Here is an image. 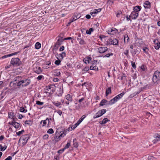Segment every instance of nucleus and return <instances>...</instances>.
Returning <instances> with one entry per match:
<instances>
[{"instance_id": "1", "label": "nucleus", "mask_w": 160, "mask_h": 160, "mask_svg": "<svg viewBox=\"0 0 160 160\" xmlns=\"http://www.w3.org/2000/svg\"><path fill=\"white\" fill-rule=\"evenodd\" d=\"M124 94L125 93L123 92L113 98L109 101L107 104V105H112L114 104L116 102H117L118 100H120L121 98Z\"/></svg>"}, {"instance_id": "2", "label": "nucleus", "mask_w": 160, "mask_h": 160, "mask_svg": "<svg viewBox=\"0 0 160 160\" xmlns=\"http://www.w3.org/2000/svg\"><path fill=\"white\" fill-rule=\"evenodd\" d=\"M152 81L154 83H158V82L160 80V72L159 71H155L153 74L152 78Z\"/></svg>"}, {"instance_id": "3", "label": "nucleus", "mask_w": 160, "mask_h": 160, "mask_svg": "<svg viewBox=\"0 0 160 160\" xmlns=\"http://www.w3.org/2000/svg\"><path fill=\"white\" fill-rule=\"evenodd\" d=\"M10 63L12 65L14 66H20L22 64L21 62L18 58H12Z\"/></svg>"}, {"instance_id": "4", "label": "nucleus", "mask_w": 160, "mask_h": 160, "mask_svg": "<svg viewBox=\"0 0 160 160\" xmlns=\"http://www.w3.org/2000/svg\"><path fill=\"white\" fill-rule=\"evenodd\" d=\"M29 137L28 134H25L22 136L19 139V141L22 142V146H24L26 144Z\"/></svg>"}, {"instance_id": "5", "label": "nucleus", "mask_w": 160, "mask_h": 160, "mask_svg": "<svg viewBox=\"0 0 160 160\" xmlns=\"http://www.w3.org/2000/svg\"><path fill=\"white\" fill-rule=\"evenodd\" d=\"M85 115H82L80 119L74 125L71 127V129L73 130L75 129L86 118Z\"/></svg>"}, {"instance_id": "6", "label": "nucleus", "mask_w": 160, "mask_h": 160, "mask_svg": "<svg viewBox=\"0 0 160 160\" xmlns=\"http://www.w3.org/2000/svg\"><path fill=\"white\" fill-rule=\"evenodd\" d=\"M22 87H27L29 85L31 82V80L30 79H25L22 80Z\"/></svg>"}, {"instance_id": "7", "label": "nucleus", "mask_w": 160, "mask_h": 160, "mask_svg": "<svg viewBox=\"0 0 160 160\" xmlns=\"http://www.w3.org/2000/svg\"><path fill=\"white\" fill-rule=\"evenodd\" d=\"M65 98L67 100L65 102V103L67 105H69L70 102H71L72 101V96L69 94L65 96Z\"/></svg>"}, {"instance_id": "8", "label": "nucleus", "mask_w": 160, "mask_h": 160, "mask_svg": "<svg viewBox=\"0 0 160 160\" xmlns=\"http://www.w3.org/2000/svg\"><path fill=\"white\" fill-rule=\"evenodd\" d=\"M63 93V88L62 86L58 88V90H57L55 94L58 97H61L62 96Z\"/></svg>"}, {"instance_id": "9", "label": "nucleus", "mask_w": 160, "mask_h": 160, "mask_svg": "<svg viewBox=\"0 0 160 160\" xmlns=\"http://www.w3.org/2000/svg\"><path fill=\"white\" fill-rule=\"evenodd\" d=\"M98 49L100 53H102L108 51V48L106 47H99Z\"/></svg>"}, {"instance_id": "10", "label": "nucleus", "mask_w": 160, "mask_h": 160, "mask_svg": "<svg viewBox=\"0 0 160 160\" xmlns=\"http://www.w3.org/2000/svg\"><path fill=\"white\" fill-rule=\"evenodd\" d=\"M138 15V12L133 11L129 16V17H131L132 19H136Z\"/></svg>"}, {"instance_id": "11", "label": "nucleus", "mask_w": 160, "mask_h": 160, "mask_svg": "<svg viewBox=\"0 0 160 160\" xmlns=\"http://www.w3.org/2000/svg\"><path fill=\"white\" fill-rule=\"evenodd\" d=\"M83 38L81 37L80 34H79L78 36L77 37V40L79 41V43L80 45H84L86 44L85 42L82 39Z\"/></svg>"}, {"instance_id": "12", "label": "nucleus", "mask_w": 160, "mask_h": 160, "mask_svg": "<svg viewBox=\"0 0 160 160\" xmlns=\"http://www.w3.org/2000/svg\"><path fill=\"white\" fill-rule=\"evenodd\" d=\"M154 42L155 44L154 48L156 50H158L160 48V42L157 39L154 41Z\"/></svg>"}, {"instance_id": "13", "label": "nucleus", "mask_w": 160, "mask_h": 160, "mask_svg": "<svg viewBox=\"0 0 160 160\" xmlns=\"http://www.w3.org/2000/svg\"><path fill=\"white\" fill-rule=\"evenodd\" d=\"M53 87H55V86L54 85L52 84L50 86H48L46 87V92L48 93H51V89L52 88H53Z\"/></svg>"}, {"instance_id": "14", "label": "nucleus", "mask_w": 160, "mask_h": 160, "mask_svg": "<svg viewBox=\"0 0 160 160\" xmlns=\"http://www.w3.org/2000/svg\"><path fill=\"white\" fill-rule=\"evenodd\" d=\"M34 72L38 74H39L42 72V70L40 67H36L34 68Z\"/></svg>"}, {"instance_id": "15", "label": "nucleus", "mask_w": 160, "mask_h": 160, "mask_svg": "<svg viewBox=\"0 0 160 160\" xmlns=\"http://www.w3.org/2000/svg\"><path fill=\"white\" fill-rule=\"evenodd\" d=\"M109 41L111 44L115 45H118V42L117 39L114 38L112 40V39H109Z\"/></svg>"}, {"instance_id": "16", "label": "nucleus", "mask_w": 160, "mask_h": 160, "mask_svg": "<svg viewBox=\"0 0 160 160\" xmlns=\"http://www.w3.org/2000/svg\"><path fill=\"white\" fill-rule=\"evenodd\" d=\"M103 115L102 111L99 110L98 111L97 113L93 116V118H99Z\"/></svg>"}, {"instance_id": "17", "label": "nucleus", "mask_w": 160, "mask_h": 160, "mask_svg": "<svg viewBox=\"0 0 160 160\" xmlns=\"http://www.w3.org/2000/svg\"><path fill=\"white\" fill-rule=\"evenodd\" d=\"M64 40V39H63L62 37L59 38L56 42L55 46H56V45L60 46L61 45Z\"/></svg>"}, {"instance_id": "18", "label": "nucleus", "mask_w": 160, "mask_h": 160, "mask_svg": "<svg viewBox=\"0 0 160 160\" xmlns=\"http://www.w3.org/2000/svg\"><path fill=\"white\" fill-rule=\"evenodd\" d=\"M19 52H14V53H12L8 54L7 55H4V56H3L2 57V58H7V57H10L12 56L13 55H17Z\"/></svg>"}, {"instance_id": "19", "label": "nucleus", "mask_w": 160, "mask_h": 160, "mask_svg": "<svg viewBox=\"0 0 160 160\" xmlns=\"http://www.w3.org/2000/svg\"><path fill=\"white\" fill-rule=\"evenodd\" d=\"M141 7L140 6H136L133 7V11L138 13L141 10Z\"/></svg>"}, {"instance_id": "20", "label": "nucleus", "mask_w": 160, "mask_h": 160, "mask_svg": "<svg viewBox=\"0 0 160 160\" xmlns=\"http://www.w3.org/2000/svg\"><path fill=\"white\" fill-rule=\"evenodd\" d=\"M58 134H59V133L56 132L55 136L54 137V140L56 142H58L60 139V137L58 136Z\"/></svg>"}, {"instance_id": "21", "label": "nucleus", "mask_w": 160, "mask_h": 160, "mask_svg": "<svg viewBox=\"0 0 160 160\" xmlns=\"http://www.w3.org/2000/svg\"><path fill=\"white\" fill-rule=\"evenodd\" d=\"M144 6L145 8H149L151 6L150 3L148 1H146L144 3Z\"/></svg>"}, {"instance_id": "22", "label": "nucleus", "mask_w": 160, "mask_h": 160, "mask_svg": "<svg viewBox=\"0 0 160 160\" xmlns=\"http://www.w3.org/2000/svg\"><path fill=\"white\" fill-rule=\"evenodd\" d=\"M109 101H108L107 100L105 99H103L100 102L99 104V106H103V105H105L106 103V104Z\"/></svg>"}, {"instance_id": "23", "label": "nucleus", "mask_w": 160, "mask_h": 160, "mask_svg": "<svg viewBox=\"0 0 160 160\" xmlns=\"http://www.w3.org/2000/svg\"><path fill=\"white\" fill-rule=\"evenodd\" d=\"M8 117L9 118H11L13 119L15 118V116L14 115V114L13 112H10L8 113Z\"/></svg>"}, {"instance_id": "24", "label": "nucleus", "mask_w": 160, "mask_h": 160, "mask_svg": "<svg viewBox=\"0 0 160 160\" xmlns=\"http://www.w3.org/2000/svg\"><path fill=\"white\" fill-rule=\"evenodd\" d=\"M85 60V62L86 63H91L92 58L90 57H88L84 59Z\"/></svg>"}, {"instance_id": "25", "label": "nucleus", "mask_w": 160, "mask_h": 160, "mask_svg": "<svg viewBox=\"0 0 160 160\" xmlns=\"http://www.w3.org/2000/svg\"><path fill=\"white\" fill-rule=\"evenodd\" d=\"M53 74L55 76H58L60 75V72L58 70H55L54 71Z\"/></svg>"}, {"instance_id": "26", "label": "nucleus", "mask_w": 160, "mask_h": 160, "mask_svg": "<svg viewBox=\"0 0 160 160\" xmlns=\"http://www.w3.org/2000/svg\"><path fill=\"white\" fill-rule=\"evenodd\" d=\"M155 137L156 138L154 139V141L155 142H158L160 140V135L158 134H156L155 135Z\"/></svg>"}, {"instance_id": "27", "label": "nucleus", "mask_w": 160, "mask_h": 160, "mask_svg": "<svg viewBox=\"0 0 160 160\" xmlns=\"http://www.w3.org/2000/svg\"><path fill=\"white\" fill-rule=\"evenodd\" d=\"M129 38L127 34L124 35V41L125 43H128V42Z\"/></svg>"}, {"instance_id": "28", "label": "nucleus", "mask_w": 160, "mask_h": 160, "mask_svg": "<svg viewBox=\"0 0 160 160\" xmlns=\"http://www.w3.org/2000/svg\"><path fill=\"white\" fill-rule=\"evenodd\" d=\"M73 145L75 148H77L78 146V144L77 142V139L76 138L73 140Z\"/></svg>"}, {"instance_id": "29", "label": "nucleus", "mask_w": 160, "mask_h": 160, "mask_svg": "<svg viewBox=\"0 0 160 160\" xmlns=\"http://www.w3.org/2000/svg\"><path fill=\"white\" fill-rule=\"evenodd\" d=\"M111 90L110 87L108 88L107 89L106 91V96H108L109 94L111 93Z\"/></svg>"}, {"instance_id": "30", "label": "nucleus", "mask_w": 160, "mask_h": 160, "mask_svg": "<svg viewBox=\"0 0 160 160\" xmlns=\"http://www.w3.org/2000/svg\"><path fill=\"white\" fill-rule=\"evenodd\" d=\"M21 80V77L18 76L15 77L14 78L13 81L14 82H18Z\"/></svg>"}, {"instance_id": "31", "label": "nucleus", "mask_w": 160, "mask_h": 160, "mask_svg": "<svg viewBox=\"0 0 160 160\" xmlns=\"http://www.w3.org/2000/svg\"><path fill=\"white\" fill-rule=\"evenodd\" d=\"M138 52L139 51L137 48L136 49H134V50H132L131 51V53L132 55H135V54L138 53Z\"/></svg>"}, {"instance_id": "32", "label": "nucleus", "mask_w": 160, "mask_h": 160, "mask_svg": "<svg viewBox=\"0 0 160 160\" xmlns=\"http://www.w3.org/2000/svg\"><path fill=\"white\" fill-rule=\"evenodd\" d=\"M89 69L90 70H95L96 71H98V68L97 66L93 65L91 66L90 67Z\"/></svg>"}, {"instance_id": "33", "label": "nucleus", "mask_w": 160, "mask_h": 160, "mask_svg": "<svg viewBox=\"0 0 160 160\" xmlns=\"http://www.w3.org/2000/svg\"><path fill=\"white\" fill-rule=\"evenodd\" d=\"M108 52V53L106 54L103 57H106V58H109L111 56H112L113 55V54L111 52H109L108 51H107Z\"/></svg>"}, {"instance_id": "34", "label": "nucleus", "mask_w": 160, "mask_h": 160, "mask_svg": "<svg viewBox=\"0 0 160 160\" xmlns=\"http://www.w3.org/2000/svg\"><path fill=\"white\" fill-rule=\"evenodd\" d=\"M35 46L36 49H39L41 47V44L39 42H37L36 43Z\"/></svg>"}, {"instance_id": "35", "label": "nucleus", "mask_w": 160, "mask_h": 160, "mask_svg": "<svg viewBox=\"0 0 160 160\" xmlns=\"http://www.w3.org/2000/svg\"><path fill=\"white\" fill-rule=\"evenodd\" d=\"M146 69L147 68L146 66L144 64L142 65L140 67L141 71H145Z\"/></svg>"}, {"instance_id": "36", "label": "nucleus", "mask_w": 160, "mask_h": 160, "mask_svg": "<svg viewBox=\"0 0 160 160\" xmlns=\"http://www.w3.org/2000/svg\"><path fill=\"white\" fill-rule=\"evenodd\" d=\"M94 30V29L93 28H91L89 30H87L86 31V33L88 34H91V32H92Z\"/></svg>"}, {"instance_id": "37", "label": "nucleus", "mask_w": 160, "mask_h": 160, "mask_svg": "<svg viewBox=\"0 0 160 160\" xmlns=\"http://www.w3.org/2000/svg\"><path fill=\"white\" fill-rule=\"evenodd\" d=\"M80 15H79L78 17H77V18H72V20H71V21L70 22H68V25H70V24H71V23L72 22H74V21H75V20H76L77 19H78V18H80Z\"/></svg>"}, {"instance_id": "38", "label": "nucleus", "mask_w": 160, "mask_h": 160, "mask_svg": "<svg viewBox=\"0 0 160 160\" xmlns=\"http://www.w3.org/2000/svg\"><path fill=\"white\" fill-rule=\"evenodd\" d=\"M25 124L29 125H31L32 124V122L31 120H26L25 122Z\"/></svg>"}, {"instance_id": "39", "label": "nucleus", "mask_w": 160, "mask_h": 160, "mask_svg": "<svg viewBox=\"0 0 160 160\" xmlns=\"http://www.w3.org/2000/svg\"><path fill=\"white\" fill-rule=\"evenodd\" d=\"M14 127L16 128H18L19 127H21L20 124L17 122L15 123V124H14Z\"/></svg>"}, {"instance_id": "40", "label": "nucleus", "mask_w": 160, "mask_h": 160, "mask_svg": "<svg viewBox=\"0 0 160 160\" xmlns=\"http://www.w3.org/2000/svg\"><path fill=\"white\" fill-rule=\"evenodd\" d=\"M7 146H4L3 147H2V145H0V149L2 151H4L7 148Z\"/></svg>"}, {"instance_id": "41", "label": "nucleus", "mask_w": 160, "mask_h": 160, "mask_svg": "<svg viewBox=\"0 0 160 160\" xmlns=\"http://www.w3.org/2000/svg\"><path fill=\"white\" fill-rule=\"evenodd\" d=\"M22 82V81L21 80L19 82H17V86L18 87H20V86H22V83H21Z\"/></svg>"}, {"instance_id": "42", "label": "nucleus", "mask_w": 160, "mask_h": 160, "mask_svg": "<svg viewBox=\"0 0 160 160\" xmlns=\"http://www.w3.org/2000/svg\"><path fill=\"white\" fill-rule=\"evenodd\" d=\"M47 120H46V119L45 120H42L41 121L40 123L41 124L42 123H43V124L42 125V127H44L47 124Z\"/></svg>"}, {"instance_id": "43", "label": "nucleus", "mask_w": 160, "mask_h": 160, "mask_svg": "<svg viewBox=\"0 0 160 160\" xmlns=\"http://www.w3.org/2000/svg\"><path fill=\"white\" fill-rule=\"evenodd\" d=\"M47 133L49 134H52L54 133V131L52 129L50 128L48 130Z\"/></svg>"}, {"instance_id": "44", "label": "nucleus", "mask_w": 160, "mask_h": 160, "mask_svg": "<svg viewBox=\"0 0 160 160\" xmlns=\"http://www.w3.org/2000/svg\"><path fill=\"white\" fill-rule=\"evenodd\" d=\"M70 141L69 142H68L67 144L65 145L64 147V149H66L69 148V147L70 146Z\"/></svg>"}, {"instance_id": "45", "label": "nucleus", "mask_w": 160, "mask_h": 160, "mask_svg": "<svg viewBox=\"0 0 160 160\" xmlns=\"http://www.w3.org/2000/svg\"><path fill=\"white\" fill-rule=\"evenodd\" d=\"M53 104L57 107H58L59 106L61 105V103L58 102H53Z\"/></svg>"}, {"instance_id": "46", "label": "nucleus", "mask_w": 160, "mask_h": 160, "mask_svg": "<svg viewBox=\"0 0 160 160\" xmlns=\"http://www.w3.org/2000/svg\"><path fill=\"white\" fill-rule=\"evenodd\" d=\"M20 111L21 112H27V110H25L23 107L20 108Z\"/></svg>"}, {"instance_id": "47", "label": "nucleus", "mask_w": 160, "mask_h": 160, "mask_svg": "<svg viewBox=\"0 0 160 160\" xmlns=\"http://www.w3.org/2000/svg\"><path fill=\"white\" fill-rule=\"evenodd\" d=\"M43 104V102H41L39 101H37L36 102V104L38 105H42Z\"/></svg>"}, {"instance_id": "48", "label": "nucleus", "mask_w": 160, "mask_h": 160, "mask_svg": "<svg viewBox=\"0 0 160 160\" xmlns=\"http://www.w3.org/2000/svg\"><path fill=\"white\" fill-rule=\"evenodd\" d=\"M94 13H95V14H97L99 12H101V8H99L97 9H94Z\"/></svg>"}, {"instance_id": "49", "label": "nucleus", "mask_w": 160, "mask_h": 160, "mask_svg": "<svg viewBox=\"0 0 160 160\" xmlns=\"http://www.w3.org/2000/svg\"><path fill=\"white\" fill-rule=\"evenodd\" d=\"M148 85H147L145 86L140 88V90L141 91H142L144 90L147 89L148 88Z\"/></svg>"}, {"instance_id": "50", "label": "nucleus", "mask_w": 160, "mask_h": 160, "mask_svg": "<svg viewBox=\"0 0 160 160\" xmlns=\"http://www.w3.org/2000/svg\"><path fill=\"white\" fill-rule=\"evenodd\" d=\"M42 78H43V79H44V77L43 76V75H40L37 78V79L38 80H40L42 79Z\"/></svg>"}, {"instance_id": "51", "label": "nucleus", "mask_w": 160, "mask_h": 160, "mask_svg": "<svg viewBox=\"0 0 160 160\" xmlns=\"http://www.w3.org/2000/svg\"><path fill=\"white\" fill-rule=\"evenodd\" d=\"M24 131L23 130H22L21 131H19L18 132H16L17 135L18 136H20L21 134H22Z\"/></svg>"}, {"instance_id": "52", "label": "nucleus", "mask_w": 160, "mask_h": 160, "mask_svg": "<svg viewBox=\"0 0 160 160\" xmlns=\"http://www.w3.org/2000/svg\"><path fill=\"white\" fill-rule=\"evenodd\" d=\"M46 120L48 121V124H47V127L49 128L50 127V125L51 124V122L49 120V119L48 118H47L46 119Z\"/></svg>"}, {"instance_id": "53", "label": "nucleus", "mask_w": 160, "mask_h": 160, "mask_svg": "<svg viewBox=\"0 0 160 160\" xmlns=\"http://www.w3.org/2000/svg\"><path fill=\"white\" fill-rule=\"evenodd\" d=\"M143 50L144 51V52L146 54H147L148 53V48H147V47H145V48H143Z\"/></svg>"}, {"instance_id": "54", "label": "nucleus", "mask_w": 160, "mask_h": 160, "mask_svg": "<svg viewBox=\"0 0 160 160\" xmlns=\"http://www.w3.org/2000/svg\"><path fill=\"white\" fill-rule=\"evenodd\" d=\"M148 160H155V158L152 156H150L148 157Z\"/></svg>"}, {"instance_id": "55", "label": "nucleus", "mask_w": 160, "mask_h": 160, "mask_svg": "<svg viewBox=\"0 0 160 160\" xmlns=\"http://www.w3.org/2000/svg\"><path fill=\"white\" fill-rule=\"evenodd\" d=\"M60 60L58 59L57 60H56L55 61V63L56 65H58L60 64Z\"/></svg>"}, {"instance_id": "56", "label": "nucleus", "mask_w": 160, "mask_h": 160, "mask_svg": "<svg viewBox=\"0 0 160 160\" xmlns=\"http://www.w3.org/2000/svg\"><path fill=\"white\" fill-rule=\"evenodd\" d=\"M104 124L110 121L109 120H108L107 118H104L102 120Z\"/></svg>"}, {"instance_id": "57", "label": "nucleus", "mask_w": 160, "mask_h": 160, "mask_svg": "<svg viewBox=\"0 0 160 160\" xmlns=\"http://www.w3.org/2000/svg\"><path fill=\"white\" fill-rule=\"evenodd\" d=\"M107 2L108 3L109 5H112L113 3V0H108Z\"/></svg>"}, {"instance_id": "58", "label": "nucleus", "mask_w": 160, "mask_h": 160, "mask_svg": "<svg viewBox=\"0 0 160 160\" xmlns=\"http://www.w3.org/2000/svg\"><path fill=\"white\" fill-rule=\"evenodd\" d=\"M97 62V60H91V63L92 64H94L96 63Z\"/></svg>"}, {"instance_id": "59", "label": "nucleus", "mask_w": 160, "mask_h": 160, "mask_svg": "<svg viewBox=\"0 0 160 160\" xmlns=\"http://www.w3.org/2000/svg\"><path fill=\"white\" fill-rule=\"evenodd\" d=\"M132 62V66L133 67V68L134 69H135L136 68V66L135 62H133L132 61L131 62Z\"/></svg>"}, {"instance_id": "60", "label": "nucleus", "mask_w": 160, "mask_h": 160, "mask_svg": "<svg viewBox=\"0 0 160 160\" xmlns=\"http://www.w3.org/2000/svg\"><path fill=\"white\" fill-rule=\"evenodd\" d=\"M89 69V67H85L82 69V71H87Z\"/></svg>"}, {"instance_id": "61", "label": "nucleus", "mask_w": 160, "mask_h": 160, "mask_svg": "<svg viewBox=\"0 0 160 160\" xmlns=\"http://www.w3.org/2000/svg\"><path fill=\"white\" fill-rule=\"evenodd\" d=\"M141 92V91L140 90V89L139 88V90L136 92H135L133 94H134V96H135L136 95L138 94L139 93Z\"/></svg>"}, {"instance_id": "62", "label": "nucleus", "mask_w": 160, "mask_h": 160, "mask_svg": "<svg viewBox=\"0 0 160 160\" xmlns=\"http://www.w3.org/2000/svg\"><path fill=\"white\" fill-rule=\"evenodd\" d=\"M15 123H16V122H15L14 119H13V120L12 122H9V124H10L14 126V124H15Z\"/></svg>"}, {"instance_id": "63", "label": "nucleus", "mask_w": 160, "mask_h": 160, "mask_svg": "<svg viewBox=\"0 0 160 160\" xmlns=\"http://www.w3.org/2000/svg\"><path fill=\"white\" fill-rule=\"evenodd\" d=\"M56 112L59 114V115L60 116H61L62 113V111L60 110H59V109H58V110L57 111H56Z\"/></svg>"}, {"instance_id": "64", "label": "nucleus", "mask_w": 160, "mask_h": 160, "mask_svg": "<svg viewBox=\"0 0 160 160\" xmlns=\"http://www.w3.org/2000/svg\"><path fill=\"white\" fill-rule=\"evenodd\" d=\"M64 48H64V46H61L59 49V51H61V52L62 51H63L64 50Z\"/></svg>"}]
</instances>
